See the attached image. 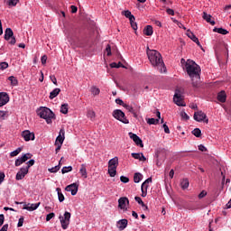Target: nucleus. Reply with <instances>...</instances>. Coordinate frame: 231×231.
Listing matches in <instances>:
<instances>
[{
	"label": "nucleus",
	"mask_w": 231,
	"mask_h": 231,
	"mask_svg": "<svg viewBox=\"0 0 231 231\" xmlns=\"http://www.w3.org/2000/svg\"><path fill=\"white\" fill-rule=\"evenodd\" d=\"M186 71L191 79V84L193 88H199L201 86V69L197 65L194 60H188L185 64Z\"/></svg>",
	"instance_id": "1"
},
{
	"label": "nucleus",
	"mask_w": 231,
	"mask_h": 231,
	"mask_svg": "<svg viewBox=\"0 0 231 231\" xmlns=\"http://www.w3.org/2000/svg\"><path fill=\"white\" fill-rule=\"evenodd\" d=\"M146 53L152 66L155 68V69H158L160 73H165L167 69L165 68L162 54L156 50L149 49V47L146 49Z\"/></svg>",
	"instance_id": "2"
},
{
	"label": "nucleus",
	"mask_w": 231,
	"mask_h": 231,
	"mask_svg": "<svg viewBox=\"0 0 231 231\" xmlns=\"http://www.w3.org/2000/svg\"><path fill=\"white\" fill-rule=\"evenodd\" d=\"M38 115L40 118H43L44 120H46L47 124H51V120L55 118V114L48 107L40 108V110L38 111Z\"/></svg>",
	"instance_id": "3"
},
{
	"label": "nucleus",
	"mask_w": 231,
	"mask_h": 231,
	"mask_svg": "<svg viewBox=\"0 0 231 231\" xmlns=\"http://www.w3.org/2000/svg\"><path fill=\"white\" fill-rule=\"evenodd\" d=\"M112 116L116 120L122 122L123 124H129V119L125 116V113H124L120 109H116L113 111Z\"/></svg>",
	"instance_id": "4"
},
{
	"label": "nucleus",
	"mask_w": 231,
	"mask_h": 231,
	"mask_svg": "<svg viewBox=\"0 0 231 231\" xmlns=\"http://www.w3.org/2000/svg\"><path fill=\"white\" fill-rule=\"evenodd\" d=\"M59 219L60 221L61 228H63V230H68V226H69V220L71 219V213L66 211L63 217H59Z\"/></svg>",
	"instance_id": "5"
},
{
	"label": "nucleus",
	"mask_w": 231,
	"mask_h": 231,
	"mask_svg": "<svg viewBox=\"0 0 231 231\" xmlns=\"http://www.w3.org/2000/svg\"><path fill=\"white\" fill-rule=\"evenodd\" d=\"M11 39V41H10ZM5 40L10 41L9 44H12L13 46L15 44L16 40L15 36H14V31H12V28H6L5 32Z\"/></svg>",
	"instance_id": "6"
},
{
	"label": "nucleus",
	"mask_w": 231,
	"mask_h": 231,
	"mask_svg": "<svg viewBox=\"0 0 231 231\" xmlns=\"http://www.w3.org/2000/svg\"><path fill=\"white\" fill-rule=\"evenodd\" d=\"M193 118L194 120H196V122H203V120H205V123L208 124V118H207V114H205L203 111L195 112Z\"/></svg>",
	"instance_id": "7"
},
{
	"label": "nucleus",
	"mask_w": 231,
	"mask_h": 231,
	"mask_svg": "<svg viewBox=\"0 0 231 231\" xmlns=\"http://www.w3.org/2000/svg\"><path fill=\"white\" fill-rule=\"evenodd\" d=\"M173 101L175 104L181 107H185V104H183V99L181 98V93L179 89L175 90V94L173 96Z\"/></svg>",
	"instance_id": "8"
},
{
	"label": "nucleus",
	"mask_w": 231,
	"mask_h": 231,
	"mask_svg": "<svg viewBox=\"0 0 231 231\" xmlns=\"http://www.w3.org/2000/svg\"><path fill=\"white\" fill-rule=\"evenodd\" d=\"M127 205H129V199L127 197H121L118 199V207L121 210L127 211Z\"/></svg>",
	"instance_id": "9"
},
{
	"label": "nucleus",
	"mask_w": 231,
	"mask_h": 231,
	"mask_svg": "<svg viewBox=\"0 0 231 231\" xmlns=\"http://www.w3.org/2000/svg\"><path fill=\"white\" fill-rule=\"evenodd\" d=\"M22 136L25 142H30V140H35V134L30 132V130H24L22 132Z\"/></svg>",
	"instance_id": "10"
},
{
	"label": "nucleus",
	"mask_w": 231,
	"mask_h": 231,
	"mask_svg": "<svg viewBox=\"0 0 231 231\" xmlns=\"http://www.w3.org/2000/svg\"><path fill=\"white\" fill-rule=\"evenodd\" d=\"M128 134L131 140H133L138 147H143V142L140 139L138 135H136L133 132H130Z\"/></svg>",
	"instance_id": "11"
},
{
	"label": "nucleus",
	"mask_w": 231,
	"mask_h": 231,
	"mask_svg": "<svg viewBox=\"0 0 231 231\" xmlns=\"http://www.w3.org/2000/svg\"><path fill=\"white\" fill-rule=\"evenodd\" d=\"M10 102V96L6 92H0V107L6 106V103Z\"/></svg>",
	"instance_id": "12"
},
{
	"label": "nucleus",
	"mask_w": 231,
	"mask_h": 231,
	"mask_svg": "<svg viewBox=\"0 0 231 231\" xmlns=\"http://www.w3.org/2000/svg\"><path fill=\"white\" fill-rule=\"evenodd\" d=\"M65 190H67V192H71L72 196H77V192H79V185H77V183L69 184L65 188Z\"/></svg>",
	"instance_id": "13"
},
{
	"label": "nucleus",
	"mask_w": 231,
	"mask_h": 231,
	"mask_svg": "<svg viewBox=\"0 0 231 231\" xmlns=\"http://www.w3.org/2000/svg\"><path fill=\"white\" fill-rule=\"evenodd\" d=\"M26 174H28V168L23 167L17 172L15 179L17 180H23Z\"/></svg>",
	"instance_id": "14"
},
{
	"label": "nucleus",
	"mask_w": 231,
	"mask_h": 231,
	"mask_svg": "<svg viewBox=\"0 0 231 231\" xmlns=\"http://www.w3.org/2000/svg\"><path fill=\"white\" fill-rule=\"evenodd\" d=\"M65 131L64 129H60V134L58 135V137L56 138V141H55V145H62V143H64V134H65ZM59 142V143H58Z\"/></svg>",
	"instance_id": "15"
},
{
	"label": "nucleus",
	"mask_w": 231,
	"mask_h": 231,
	"mask_svg": "<svg viewBox=\"0 0 231 231\" xmlns=\"http://www.w3.org/2000/svg\"><path fill=\"white\" fill-rule=\"evenodd\" d=\"M127 219H121L117 222L116 226L119 230H125L127 228Z\"/></svg>",
	"instance_id": "16"
},
{
	"label": "nucleus",
	"mask_w": 231,
	"mask_h": 231,
	"mask_svg": "<svg viewBox=\"0 0 231 231\" xmlns=\"http://www.w3.org/2000/svg\"><path fill=\"white\" fill-rule=\"evenodd\" d=\"M202 18L204 19V21L209 23V24H211L212 26L216 24V22L212 21V15L207 14L206 12L202 14Z\"/></svg>",
	"instance_id": "17"
},
{
	"label": "nucleus",
	"mask_w": 231,
	"mask_h": 231,
	"mask_svg": "<svg viewBox=\"0 0 231 231\" xmlns=\"http://www.w3.org/2000/svg\"><path fill=\"white\" fill-rule=\"evenodd\" d=\"M40 205H41V202L36 204H31V206H24L23 210H29L30 212H33V210H37V208H39Z\"/></svg>",
	"instance_id": "18"
},
{
	"label": "nucleus",
	"mask_w": 231,
	"mask_h": 231,
	"mask_svg": "<svg viewBox=\"0 0 231 231\" xmlns=\"http://www.w3.org/2000/svg\"><path fill=\"white\" fill-rule=\"evenodd\" d=\"M217 101L222 103L226 102V93H225V91H220L217 94Z\"/></svg>",
	"instance_id": "19"
},
{
	"label": "nucleus",
	"mask_w": 231,
	"mask_h": 231,
	"mask_svg": "<svg viewBox=\"0 0 231 231\" xmlns=\"http://www.w3.org/2000/svg\"><path fill=\"white\" fill-rule=\"evenodd\" d=\"M132 157L134 158V160H139V162H145L147 160L143 153H132Z\"/></svg>",
	"instance_id": "20"
},
{
	"label": "nucleus",
	"mask_w": 231,
	"mask_h": 231,
	"mask_svg": "<svg viewBox=\"0 0 231 231\" xmlns=\"http://www.w3.org/2000/svg\"><path fill=\"white\" fill-rule=\"evenodd\" d=\"M108 167L117 168L118 167V157H114L108 162Z\"/></svg>",
	"instance_id": "21"
},
{
	"label": "nucleus",
	"mask_w": 231,
	"mask_h": 231,
	"mask_svg": "<svg viewBox=\"0 0 231 231\" xmlns=\"http://www.w3.org/2000/svg\"><path fill=\"white\" fill-rule=\"evenodd\" d=\"M59 93H60V88H54V89L50 93L49 98H50L51 100H53V98L59 97Z\"/></svg>",
	"instance_id": "22"
},
{
	"label": "nucleus",
	"mask_w": 231,
	"mask_h": 231,
	"mask_svg": "<svg viewBox=\"0 0 231 231\" xmlns=\"http://www.w3.org/2000/svg\"><path fill=\"white\" fill-rule=\"evenodd\" d=\"M141 180H143V175L140 172H136L134 175V183H140Z\"/></svg>",
	"instance_id": "23"
},
{
	"label": "nucleus",
	"mask_w": 231,
	"mask_h": 231,
	"mask_svg": "<svg viewBox=\"0 0 231 231\" xmlns=\"http://www.w3.org/2000/svg\"><path fill=\"white\" fill-rule=\"evenodd\" d=\"M79 174L82 176V178H88V171L86 170L85 164H81Z\"/></svg>",
	"instance_id": "24"
},
{
	"label": "nucleus",
	"mask_w": 231,
	"mask_h": 231,
	"mask_svg": "<svg viewBox=\"0 0 231 231\" xmlns=\"http://www.w3.org/2000/svg\"><path fill=\"white\" fill-rule=\"evenodd\" d=\"M143 33H144V35H147V36L152 35V33H153L152 26L147 25V26L143 29Z\"/></svg>",
	"instance_id": "25"
},
{
	"label": "nucleus",
	"mask_w": 231,
	"mask_h": 231,
	"mask_svg": "<svg viewBox=\"0 0 231 231\" xmlns=\"http://www.w3.org/2000/svg\"><path fill=\"white\" fill-rule=\"evenodd\" d=\"M213 32H217V33H220L221 35H227L228 31L223 28H217L215 27L213 29Z\"/></svg>",
	"instance_id": "26"
},
{
	"label": "nucleus",
	"mask_w": 231,
	"mask_h": 231,
	"mask_svg": "<svg viewBox=\"0 0 231 231\" xmlns=\"http://www.w3.org/2000/svg\"><path fill=\"white\" fill-rule=\"evenodd\" d=\"M186 35L189 37V39L193 41V42H195V41H198V37H196V34L192 32L190 30L187 31Z\"/></svg>",
	"instance_id": "27"
},
{
	"label": "nucleus",
	"mask_w": 231,
	"mask_h": 231,
	"mask_svg": "<svg viewBox=\"0 0 231 231\" xmlns=\"http://www.w3.org/2000/svg\"><path fill=\"white\" fill-rule=\"evenodd\" d=\"M56 191L58 193V199H59L60 203H62V201H64V199H65L64 194H62L60 188H57Z\"/></svg>",
	"instance_id": "28"
},
{
	"label": "nucleus",
	"mask_w": 231,
	"mask_h": 231,
	"mask_svg": "<svg viewBox=\"0 0 231 231\" xmlns=\"http://www.w3.org/2000/svg\"><path fill=\"white\" fill-rule=\"evenodd\" d=\"M149 183H152V178H148L141 186V189H149Z\"/></svg>",
	"instance_id": "29"
},
{
	"label": "nucleus",
	"mask_w": 231,
	"mask_h": 231,
	"mask_svg": "<svg viewBox=\"0 0 231 231\" xmlns=\"http://www.w3.org/2000/svg\"><path fill=\"white\" fill-rule=\"evenodd\" d=\"M108 174L110 178H115L116 176V168L108 166Z\"/></svg>",
	"instance_id": "30"
},
{
	"label": "nucleus",
	"mask_w": 231,
	"mask_h": 231,
	"mask_svg": "<svg viewBox=\"0 0 231 231\" xmlns=\"http://www.w3.org/2000/svg\"><path fill=\"white\" fill-rule=\"evenodd\" d=\"M147 124H149V125H156L160 124V119L148 118Z\"/></svg>",
	"instance_id": "31"
},
{
	"label": "nucleus",
	"mask_w": 231,
	"mask_h": 231,
	"mask_svg": "<svg viewBox=\"0 0 231 231\" xmlns=\"http://www.w3.org/2000/svg\"><path fill=\"white\" fill-rule=\"evenodd\" d=\"M134 199H135V201H136L139 205H141L142 207H144V209H145V210H148V209H149V208L145 205V203H143V200H142V198H140V197H135Z\"/></svg>",
	"instance_id": "32"
},
{
	"label": "nucleus",
	"mask_w": 231,
	"mask_h": 231,
	"mask_svg": "<svg viewBox=\"0 0 231 231\" xmlns=\"http://www.w3.org/2000/svg\"><path fill=\"white\" fill-rule=\"evenodd\" d=\"M8 80L11 82V86H17L19 84V81L17 80L16 77L10 76L8 78Z\"/></svg>",
	"instance_id": "33"
},
{
	"label": "nucleus",
	"mask_w": 231,
	"mask_h": 231,
	"mask_svg": "<svg viewBox=\"0 0 231 231\" xmlns=\"http://www.w3.org/2000/svg\"><path fill=\"white\" fill-rule=\"evenodd\" d=\"M181 189H189V179H183L180 182Z\"/></svg>",
	"instance_id": "34"
},
{
	"label": "nucleus",
	"mask_w": 231,
	"mask_h": 231,
	"mask_svg": "<svg viewBox=\"0 0 231 231\" xmlns=\"http://www.w3.org/2000/svg\"><path fill=\"white\" fill-rule=\"evenodd\" d=\"M69 109V108L68 107V104H63L60 107V113H62V115H68Z\"/></svg>",
	"instance_id": "35"
},
{
	"label": "nucleus",
	"mask_w": 231,
	"mask_h": 231,
	"mask_svg": "<svg viewBox=\"0 0 231 231\" xmlns=\"http://www.w3.org/2000/svg\"><path fill=\"white\" fill-rule=\"evenodd\" d=\"M125 16L129 19V21H135L134 15H133L130 11H125Z\"/></svg>",
	"instance_id": "36"
},
{
	"label": "nucleus",
	"mask_w": 231,
	"mask_h": 231,
	"mask_svg": "<svg viewBox=\"0 0 231 231\" xmlns=\"http://www.w3.org/2000/svg\"><path fill=\"white\" fill-rule=\"evenodd\" d=\"M191 133L196 138L201 137V130L199 128H195Z\"/></svg>",
	"instance_id": "37"
},
{
	"label": "nucleus",
	"mask_w": 231,
	"mask_h": 231,
	"mask_svg": "<svg viewBox=\"0 0 231 231\" xmlns=\"http://www.w3.org/2000/svg\"><path fill=\"white\" fill-rule=\"evenodd\" d=\"M110 68H125V66H124V64H122V62L119 61L118 63L112 62L110 64Z\"/></svg>",
	"instance_id": "38"
},
{
	"label": "nucleus",
	"mask_w": 231,
	"mask_h": 231,
	"mask_svg": "<svg viewBox=\"0 0 231 231\" xmlns=\"http://www.w3.org/2000/svg\"><path fill=\"white\" fill-rule=\"evenodd\" d=\"M92 95L97 96V95H100V88H97V87H92L90 89Z\"/></svg>",
	"instance_id": "39"
},
{
	"label": "nucleus",
	"mask_w": 231,
	"mask_h": 231,
	"mask_svg": "<svg viewBox=\"0 0 231 231\" xmlns=\"http://www.w3.org/2000/svg\"><path fill=\"white\" fill-rule=\"evenodd\" d=\"M6 3L9 6H17L19 0H6Z\"/></svg>",
	"instance_id": "40"
},
{
	"label": "nucleus",
	"mask_w": 231,
	"mask_h": 231,
	"mask_svg": "<svg viewBox=\"0 0 231 231\" xmlns=\"http://www.w3.org/2000/svg\"><path fill=\"white\" fill-rule=\"evenodd\" d=\"M73 171V167L68 166V167H63L61 170L62 174H66L68 172H71Z\"/></svg>",
	"instance_id": "41"
},
{
	"label": "nucleus",
	"mask_w": 231,
	"mask_h": 231,
	"mask_svg": "<svg viewBox=\"0 0 231 231\" xmlns=\"http://www.w3.org/2000/svg\"><path fill=\"white\" fill-rule=\"evenodd\" d=\"M23 161V162L24 163L25 162H28V160H30V158H32V154L30 153H25L23 154L22 157H20Z\"/></svg>",
	"instance_id": "42"
},
{
	"label": "nucleus",
	"mask_w": 231,
	"mask_h": 231,
	"mask_svg": "<svg viewBox=\"0 0 231 231\" xmlns=\"http://www.w3.org/2000/svg\"><path fill=\"white\" fill-rule=\"evenodd\" d=\"M21 151H23V148H17L16 150L13 151L10 153V156L14 158V156H17V154H19L21 152Z\"/></svg>",
	"instance_id": "43"
},
{
	"label": "nucleus",
	"mask_w": 231,
	"mask_h": 231,
	"mask_svg": "<svg viewBox=\"0 0 231 231\" xmlns=\"http://www.w3.org/2000/svg\"><path fill=\"white\" fill-rule=\"evenodd\" d=\"M33 165H35V160L32 159L27 162V166L25 167V169L29 171L30 167H33Z\"/></svg>",
	"instance_id": "44"
},
{
	"label": "nucleus",
	"mask_w": 231,
	"mask_h": 231,
	"mask_svg": "<svg viewBox=\"0 0 231 231\" xmlns=\"http://www.w3.org/2000/svg\"><path fill=\"white\" fill-rule=\"evenodd\" d=\"M59 171H60V165L49 169L50 172H59Z\"/></svg>",
	"instance_id": "45"
},
{
	"label": "nucleus",
	"mask_w": 231,
	"mask_h": 231,
	"mask_svg": "<svg viewBox=\"0 0 231 231\" xmlns=\"http://www.w3.org/2000/svg\"><path fill=\"white\" fill-rule=\"evenodd\" d=\"M125 109H126L127 111H129V113H134V108H133V106L127 105V104H125Z\"/></svg>",
	"instance_id": "46"
},
{
	"label": "nucleus",
	"mask_w": 231,
	"mask_h": 231,
	"mask_svg": "<svg viewBox=\"0 0 231 231\" xmlns=\"http://www.w3.org/2000/svg\"><path fill=\"white\" fill-rule=\"evenodd\" d=\"M88 118H90V120H93V118H95V112L93 110H89L88 112Z\"/></svg>",
	"instance_id": "47"
},
{
	"label": "nucleus",
	"mask_w": 231,
	"mask_h": 231,
	"mask_svg": "<svg viewBox=\"0 0 231 231\" xmlns=\"http://www.w3.org/2000/svg\"><path fill=\"white\" fill-rule=\"evenodd\" d=\"M23 163H24V162H23V159H22V158H18V159L15 161L14 165H15V167H19V166L23 165Z\"/></svg>",
	"instance_id": "48"
},
{
	"label": "nucleus",
	"mask_w": 231,
	"mask_h": 231,
	"mask_svg": "<svg viewBox=\"0 0 231 231\" xmlns=\"http://www.w3.org/2000/svg\"><path fill=\"white\" fill-rule=\"evenodd\" d=\"M23 224H24V217H21L17 224L18 228H21V226H23Z\"/></svg>",
	"instance_id": "49"
},
{
	"label": "nucleus",
	"mask_w": 231,
	"mask_h": 231,
	"mask_svg": "<svg viewBox=\"0 0 231 231\" xmlns=\"http://www.w3.org/2000/svg\"><path fill=\"white\" fill-rule=\"evenodd\" d=\"M8 68V62L4 61L0 63V69H6Z\"/></svg>",
	"instance_id": "50"
},
{
	"label": "nucleus",
	"mask_w": 231,
	"mask_h": 231,
	"mask_svg": "<svg viewBox=\"0 0 231 231\" xmlns=\"http://www.w3.org/2000/svg\"><path fill=\"white\" fill-rule=\"evenodd\" d=\"M130 23L133 30H138V25L136 24V22H134V20L130 21Z\"/></svg>",
	"instance_id": "51"
},
{
	"label": "nucleus",
	"mask_w": 231,
	"mask_h": 231,
	"mask_svg": "<svg viewBox=\"0 0 231 231\" xmlns=\"http://www.w3.org/2000/svg\"><path fill=\"white\" fill-rule=\"evenodd\" d=\"M163 129H164V133H166V134H171V130L169 129V126L167 125V124H164L162 125Z\"/></svg>",
	"instance_id": "52"
},
{
	"label": "nucleus",
	"mask_w": 231,
	"mask_h": 231,
	"mask_svg": "<svg viewBox=\"0 0 231 231\" xmlns=\"http://www.w3.org/2000/svg\"><path fill=\"white\" fill-rule=\"evenodd\" d=\"M120 181H122V183H129V179L125 176H121Z\"/></svg>",
	"instance_id": "53"
},
{
	"label": "nucleus",
	"mask_w": 231,
	"mask_h": 231,
	"mask_svg": "<svg viewBox=\"0 0 231 231\" xmlns=\"http://www.w3.org/2000/svg\"><path fill=\"white\" fill-rule=\"evenodd\" d=\"M180 116H181V118H183V120H189V118H190L189 116V115H187L185 112H180Z\"/></svg>",
	"instance_id": "54"
},
{
	"label": "nucleus",
	"mask_w": 231,
	"mask_h": 231,
	"mask_svg": "<svg viewBox=\"0 0 231 231\" xmlns=\"http://www.w3.org/2000/svg\"><path fill=\"white\" fill-rule=\"evenodd\" d=\"M55 216V213H50L46 216V221H51L53 219V217Z\"/></svg>",
	"instance_id": "55"
},
{
	"label": "nucleus",
	"mask_w": 231,
	"mask_h": 231,
	"mask_svg": "<svg viewBox=\"0 0 231 231\" xmlns=\"http://www.w3.org/2000/svg\"><path fill=\"white\" fill-rule=\"evenodd\" d=\"M116 104H118L119 106H123V107L125 106V103H124V100L120 98L116 99Z\"/></svg>",
	"instance_id": "56"
},
{
	"label": "nucleus",
	"mask_w": 231,
	"mask_h": 231,
	"mask_svg": "<svg viewBox=\"0 0 231 231\" xmlns=\"http://www.w3.org/2000/svg\"><path fill=\"white\" fill-rule=\"evenodd\" d=\"M107 57L111 56V45H107L106 48Z\"/></svg>",
	"instance_id": "57"
},
{
	"label": "nucleus",
	"mask_w": 231,
	"mask_h": 231,
	"mask_svg": "<svg viewBox=\"0 0 231 231\" xmlns=\"http://www.w3.org/2000/svg\"><path fill=\"white\" fill-rule=\"evenodd\" d=\"M205 196H207V191L202 190L199 194V199H202V198H205Z\"/></svg>",
	"instance_id": "58"
},
{
	"label": "nucleus",
	"mask_w": 231,
	"mask_h": 231,
	"mask_svg": "<svg viewBox=\"0 0 231 231\" xmlns=\"http://www.w3.org/2000/svg\"><path fill=\"white\" fill-rule=\"evenodd\" d=\"M4 223H5V215L0 214V226H3Z\"/></svg>",
	"instance_id": "59"
},
{
	"label": "nucleus",
	"mask_w": 231,
	"mask_h": 231,
	"mask_svg": "<svg viewBox=\"0 0 231 231\" xmlns=\"http://www.w3.org/2000/svg\"><path fill=\"white\" fill-rule=\"evenodd\" d=\"M50 79L52 83H54L55 86H57V78H55L54 75L50 76Z\"/></svg>",
	"instance_id": "60"
},
{
	"label": "nucleus",
	"mask_w": 231,
	"mask_h": 231,
	"mask_svg": "<svg viewBox=\"0 0 231 231\" xmlns=\"http://www.w3.org/2000/svg\"><path fill=\"white\" fill-rule=\"evenodd\" d=\"M48 60V56L43 55L42 57V64L44 66V64H46V61Z\"/></svg>",
	"instance_id": "61"
},
{
	"label": "nucleus",
	"mask_w": 231,
	"mask_h": 231,
	"mask_svg": "<svg viewBox=\"0 0 231 231\" xmlns=\"http://www.w3.org/2000/svg\"><path fill=\"white\" fill-rule=\"evenodd\" d=\"M142 190V196L143 198H145V196H147V189L145 188H141Z\"/></svg>",
	"instance_id": "62"
},
{
	"label": "nucleus",
	"mask_w": 231,
	"mask_h": 231,
	"mask_svg": "<svg viewBox=\"0 0 231 231\" xmlns=\"http://www.w3.org/2000/svg\"><path fill=\"white\" fill-rule=\"evenodd\" d=\"M166 14H168V15H174V11L171 8H167Z\"/></svg>",
	"instance_id": "63"
},
{
	"label": "nucleus",
	"mask_w": 231,
	"mask_h": 231,
	"mask_svg": "<svg viewBox=\"0 0 231 231\" xmlns=\"http://www.w3.org/2000/svg\"><path fill=\"white\" fill-rule=\"evenodd\" d=\"M0 231H8V224L4 225Z\"/></svg>",
	"instance_id": "64"
}]
</instances>
